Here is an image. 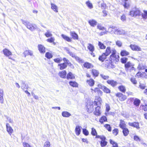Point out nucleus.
I'll return each instance as SVG.
<instances>
[{"label": "nucleus", "mask_w": 147, "mask_h": 147, "mask_svg": "<svg viewBox=\"0 0 147 147\" xmlns=\"http://www.w3.org/2000/svg\"><path fill=\"white\" fill-rule=\"evenodd\" d=\"M97 138L98 139L96 140L97 143V144L100 143L101 147H105L107 145L108 142L105 136L102 135L98 136Z\"/></svg>", "instance_id": "nucleus-1"}, {"label": "nucleus", "mask_w": 147, "mask_h": 147, "mask_svg": "<svg viewBox=\"0 0 147 147\" xmlns=\"http://www.w3.org/2000/svg\"><path fill=\"white\" fill-rule=\"evenodd\" d=\"M22 23L24 24L26 27L32 31H34L35 29H38V28L35 24H32L30 22L21 20Z\"/></svg>", "instance_id": "nucleus-2"}, {"label": "nucleus", "mask_w": 147, "mask_h": 147, "mask_svg": "<svg viewBox=\"0 0 147 147\" xmlns=\"http://www.w3.org/2000/svg\"><path fill=\"white\" fill-rule=\"evenodd\" d=\"M116 97L117 98V99L121 102L123 101L126 100L127 98V96L122 93L118 92L116 93L115 94Z\"/></svg>", "instance_id": "nucleus-3"}, {"label": "nucleus", "mask_w": 147, "mask_h": 147, "mask_svg": "<svg viewBox=\"0 0 147 147\" xmlns=\"http://www.w3.org/2000/svg\"><path fill=\"white\" fill-rule=\"evenodd\" d=\"M119 56L118 55H115V54H112L110 55L109 59L111 63L117 62L119 60Z\"/></svg>", "instance_id": "nucleus-4"}, {"label": "nucleus", "mask_w": 147, "mask_h": 147, "mask_svg": "<svg viewBox=\"0 0 147 147\" xmlns=\"http://www.w3.org/2000/svg\"><path fill=\"white\" fill-rule=\"evenodd\" d=\"M94 104L92 102L87 103L86 105V109L87 112L89 113H91L94 110Z\"/></svg>", "instance_id": "nucleus-5"}, {"label": "nucleus", "mask_w": 147, "mask_h": 147, "mask_svg": "<svg viewBox=\"0 0 147 147\" xmlns=\"http://www.w3.org/2000/svg\"><path fill=\"white\" fill-rule=\"evenodd\" d=\"M130 101V102L133 101V103L134 105L136 107H138L141 102L140 100L137 98H136L134 99V98H130L128 99L127 102L128 101Z\"/></svg>", "instance_id": "nucleus-6"}, {"label": "nucleus", "mask_w": 147, "mask_h": 147, "mask_svg": "<svg viewBox=\"0 0 147 147\" xmlns=\"http://www.w3.org/2000/svg\"><path fill=\"white\" fill-rule=\"evenodd\" d=\"M116 51L114 49H111L109 47H107L106 49V52L105 54L107 56H108L110 53L112 54H116Z\"/></svg>", "instance_id": "nucleus-7"}, {"label": "nucleus", "mask_w": 147, "mask_h": 147, "mask_svg": "<svg viewBox=\"0 0 147 147\" xmlns=\"http://www.w3.org/2000/svg\"><path fill=\"white\" fill-rule=\"evenodd\" d=\"M133 66V64L130 61L127 62L125 64V69L126 70H128L129 69L132 70H134L135 68Z\"/></svg>", "instance_id": "nucleus-8"}, {"label": "nucleus", "mask_w": 147, "mask_h": 147, "mask_svg": "<svg viewBox=\"0 0 147 147\" xmlns=\"http://www.w3.org/2000/svg\"><path fill=\"white\" fill-rule=\"evenodd\" d=\"M101 108L99 106H97L95 108L94 111L93 112L94 115L96 116H99L101 114Z\"/></svg>", "instance_id": "nucleus-9"}, {"label": "nucleus", "mask_w": 147, "mask_h": 147, "mask_svg": "<svg viewBox=\"0 0 147 147\" xmlns=\"http://www.w3.org/2000/svg\"><path fill=\"white\" fill-rule=\"evenodd\" d=\"M95 100H96L97 101H94L93 102H92V103H94V106H97L98 103V104L100 105H101L102 102V99L100 97L96 96L95 97Z\"/></svg>", "instance_id": "nucleus-10"}, {"label": "nucleus", "mask_w": 147, "mask_h": 147, "mask_svg": "<svg viewBox=\"0 0 147 147\" xmlns=\"http://www.w3.org/2000/svg\"><path fill=\"white\" fill-rule=\"evenodd\" d=\"M128 125L130 126L136 128L137 129L140 128L139 123L138 122L128 123Z\"/></svg>", "instance_id": "nucleus-11"}, {"label": "nucleus", "mask_w": 147, "mask_h": 147, "mask_svg": "<svg viewBox=\"0 0 147 147\" xmlns=\"http://www.w3.org/2000/svg\"><path fill=\"white\" fill-rule=\"evenodd\" d=\"M91 134L93 136H95V139L96 140L98 139L97 138L98 136H100V135H98V134L96 129L94 127L91 128Z\"/></svg>", "instance_id": "nucleus-12"}, {"label": "nucleus", "mask_w": 147, "mask_h": 147, "mask_svg": "<svg viewBox=\"0 0 147 147\" xmlns=\"http://www.w3.org/2000/svg\"><path fill=\"white\" fill-rule=\"evenodd\" d=\"M6 127L7 131L10 135H11L12 133L13 132V129L10 126L9 124L8 123H7L6 124Z\"/></svg>", "instance_id": "nucleus-13"}, {"label": "nucleus", "mask_w": 147, "mask_h": 147, "mask_svg": "<svg viewBox=\"0 0 147 147\" xmlns=\"http://www.w3.org/2000/svg\"><path fill=\"white\" fill-rule=\"evenodd\" d=\"M119 126L121 129H123L126 126L125 122L122 119H120Z\"/></svg>", "instance_id": "nucleus-14"}, {"label": "nucleus", "mask_w": 147, "mask_h": 147, "mask_svg": "<svg viewBox=\"0 0 147 147\" xmlns=\"http://www.w3.org/2000/svg\"><path fill=\"white\" fill-rule=\"evenodd\" d=\"M130 47L131 49L133 50L137 51H141V48L137 45H130Z\"/></svg>", "instance_id": "nucleus-15"}, {"label": "nucleus", "mask_w": 147, "mask_h": 147, "mask_svg": "<svg viewBox=\"0 0 147 147\" xmlns=\"http://www.w3.org/2000/svg\"><path fill=\"white\" fill-rule=\"evenodd\" d=\"M99 122L101 124H103L104 122H107V117L104 115L102 116L99 119Z\"/></svg>", "instance_id": "nucleus-16"}, {"label": "nucleus", "mask_w": 147, "mask_h": 147, "mask_svg": "<svg viewBox=\"0 0 147 147\" xmlns=\"http://www.w3.org/2000/svg\"><path fill=\"white\" fill-rule=\"evenodd\" d=\"M98 86L100 89H102L104 92H106L107 93H109L110 92V90L109 89L107 88L106 86H100V87H99V86Z\"/></svg>", "instance_id": "nucleus-17"}, {"label": "nucleus", "mask_w": 147, "mask_h": 147, "mask_svg": "<svg viewBox=\"0 0 147 147\" xmlns=\"http://www.w3.org/2000/svg\"><path fill=\"white\" fill-rule=\"evenodd\" d=\"M122 132L123 136H127L129 132V129L127 127H125L123 129H122Z\"/></svg>", "instance_id": "nucleus-18"}, {"label": "nucleus", "mask_w": 147, "mask_h": 147, "mask_svg": "<svg viewBox=\"0 0 147 147\" xmlns=\"http://www.w3.org/2000/svg\"><path fill=\"white\" fill-rule=\"evenodd\" d=\"M4 54L6 56L9 57L10 55H12L11 53L8 49H5L3 50Z\"/></svg>", "instance_id": "nucleus-19"}, {"label": "nucleus", "mask_w": 147, "mask_h": 147, "mask_svg": "<svg viewBox=\"0 0 147 147\" xmlns=\"http://www.w3.org/2000/svg\"><path fill=\"white\" fill-rule=\"evenodd\" d=\"M109 142L110 144L112 145V147H119L117 142L112 139H110Z\"/></svg>", "instance_id": "nucleus-20"}, {"label": "nucleus", "mask_w": 147, "mask_h": 147, "mask_svg": "<svg viewBox=\"0 0 147 147\" xmlns=\"http://www.w3.org/2000/svg\"><path fill=\"white\" fill-rule=\"evenodd\" d=\"M81 128V127L78 125L76 126V127L75 131L76 134L77 136H79L80 134Z\"/></svg>", "instance_id": "nucleus-21"}, {"label": "nucleus", "mask_w": 147, "mask_h": 147, "mask_svg": "<svg viewBox=\"0 0 147 147\" xmlns=\"http://www.w3.org/2000/svg\"><path fill=\"white\" fill-rule=\"evenodd\" d=\"M66 78L68 80L73 79L75 78V76L71 72H69L67 74Z\"/></svg>", "instance_id": "nucleus-22"}, {"label": "nucleus", "mask_w": 147, "mask_h": 147, "mask_svg": "<svg viewBox=\"0 0 147 147\" xmlns=\"http://www.w3.org/2000/svg\"><path fill=\"white\" fill-rule=\"evenodd\" d=\"M23 54L24 55L25 57H26L27 55H30L31 56L33 55V52L30 50L25 51L24 52Z\"/></svg>", "instance_id": "nucleus-23"}, {"label": "nucleus", "mask_w": 147, "mask_h": 147, "mask_svg": "<svg viewBox=\"0 0 147 147\" xmlns=\"http://www.w3.org/2000/svg\"><path fill=\"white\" fill-rule=\"evenodd\" d=\"M51 8L55 12H58V8L57 6L55 4L51 3Z\"/></svg>", "instance_id": "nucleus-24"}, {"label": "nucleus", "mask_w": 147, "mask_h": 147, "mask_svg": "<svg viewBox=\"0 0 147 147\" xmlns=\"http://www.w3.org/2000/svg\"><path fill=\"white\" fill-rule=\"evenodd\" d=\"M38 49L41 53H44L45 52V47L42 45H38Z\"/></svg>", "instance_id": "nucleus-25"}, {"label": "nucleus", "mask_w": 147, "mask_h": 147, "mask_svg": "<svg viewBox=\"0 0 147 147\" xmlns=\"http://www.w3.org/2000/svg\"><path fill=\"white\" fill-rule=\"evenodd\" d=\"M70 35L71 36L72 38L74 39H78V35L74 32H70Z\"/></svg>", "instance_id": "nucleus-26"}, {"label": "nucleus", "mask_w": 147, "mask_h": 147, "mask_svg": "<svg viewBox=\"0 0 147 147\" xmlns=\"http://www.w3.org/2000/svg\"><path fill=\"white\" fill-rule=\"evenodd\" d=\"M107 56H106L105 53H103L99 57L98 59L99 61L102 62L106 59Z\"/></svg>", "instance_id": "nucleus-27"}, {"label": "nucleus", "mask_w": 147, "mask_h": 147, "mask_svg": "<svg viewBox=\"0 0 147 147\" xmlns=\"http://www.w3.org/2000/svg\"><path fill=\"white\" fill-rule=\"evenodd\" d=\"M118 88L120 91L123 93H125L126 91L125 87L124 86H120L118 87Z\"/></svg>", "instance_id": "nucleus-28"}, {"label": "nucleus", "mask_w": 147, "mask_h": 147, "mask_svg": "<svg viewBox=\"0 0 147 147\" xmlns=\"http://www.w3.org/2000/svg\"><path fill=\"white\" fill-rule=\"evenodd\" d=\"M62 115L64 117H68L71 115V114L68 112L64 111L62 113Z\"/></svg>", "instance_id": "nucleus-29"}, {"label": "nucleus", "mask_w": 147, "mask_h": 147, "mask_svg": "<svg viewBox=\"0 0 147 147\" xmlns=\"http://www.w3.org/2000/svg\"><path fill=\"white\" fill-rule=\"evenodd\" d=\"M88 23L91 26L93 27L96 26L97 24V22L94 20H89Z\"/></svg>", "instance_id": "nucleus-30"}, {"label": "nucleus", "mask_w": 147, "mask_h": 147, "mask_svg": "<svg viewBox=\"0 0 147 147\" xmlns=\"http://www.w3.org/2000/svg\"><path fill=\"white\" fill-rule=\"evenodd\" d=\"M104 127L109 131L111 132L112 130V127L111 125L108 124H106L104 125Z\"/></svg>", "instance_id": "nucleus-31"}, {"label": "nucleus", "mask_w": 147, "mask_h": 147, "mask_svg": "<svg viewBox=\"0 0 147 147\" xmlns=\"http://www.w3.org/2000/svg\"><path fill=\"white\" fill-rule=\"evenodd\" d=\"M61 36L65 40L67 41L68 42H71L72 40L68 36L63 34H61Z\"/></svg>", "instance_id": "nucleus-32"}, {"label": "nucleus", "mask_w": 147, "mask_h": 147, "mask_svg": "<svg viewBox=\"0 0 147 147\" xmlns=\"http://www.w3.org/2000/svg\"><path fill=\"white\" fill-rule=\"evenodd\" d=\"M58 66H60V69L61 70H62L65 68L67 67V65L66 64V63H63L59 64Z\"/></svg>", "instance_id": "nucleus-33"}, {"label": "nucleus", "mask_w": 147, "mask_h": 147, "mask_svg": "<svg viewBox=\"0 0 147 147\" xmlns=\"http://www.w3.org/2000/svg\"><path fill=\"white\" fill-rule=\"evenodd\" d=\"M3 91L2 90H0V101L1 104L3 103Z\"/></svg>", "instance_id": "nucleus-34"}, {"label": "nucleus", "mask_w": 147, "mask_h": 147, "mask_svg": "<svg viewBox=\"0 0 147 147\" xmlns=\"http://www.w3.org/2000/svg\"><path fill=\"white\" fill-rule=\"evenodd\" d=\"M66 72L65 71H63L59 73V75L62 78H65V76L66 75Z\"/></svg>", "instance_id": "nucleus-35"}, {"label": "nucleus", "mask_w": 147, "mask_h": 147, "mask_svg": "<svg viewBox=\"0 0 147 147\" xmlns=\"http://www.w3.org/2000/svg\"><path fill=\"white\" fill-rule=\"evenodd\" d=\"M95 92H97L98 94L102 96V92L98 88H96L94 90Z\"/></svg>", "instance_id": "nucleus-36"}, {"label": "nucleus", "mask_w": 147, "mask_h": 147, "mask_svg": "<svg viewBox=\"0 0 147 147\" xmlns=\"http://www.w3.org/2000/svg\"><path fill=\"white\" fill-rule=\"evenodd\" d=\"M115 32H117L116 34H125V31L122 30L115 29Z\"/></svg>", "instance_id": "nucleus-37"}, {"label": "nucleus", "mask_w": 147, "mask_h": 147, "mask_svg": "<svg viewBox=\"0 0 147 147\" xmlns=\"http://www.w3.org/2000/svg\"><path fill=\"white\" fill-rule=\"evenodd\" d=\"M84 66L85 67L87 68H90L93 67L92 65L88 62H86L84 64Z\"/></svg>", "instance_id": "nucleus-38"}, {"label": "nucleus", "mask_w": 147, "mask_h": 147, "mask_svg": "<svg viewBox=\"0 0 147 147\" xmlns=\"http://www.w3.org/2000/svg\"><path fill=\"white\" fill-rule=\"evenodd\" d=\"M87 48L91 52H93L94 51V46L90 44H88Z\"/></svg>", "instance_id": "nucleus-39"}, {"label": "nucleus", "mask_w": 147, "mask_h": 147, "mask_svg": "<svg viewBox=\"0 0 147 147\" xmlns=\"http://www.w3.org/2000/svg\"><path fill=\"white\" fill-rule=\"evenodd\" d=\"M119 133V130L117 128H114L112 130V134L113 135L115 136H117L118 134Z\"/></svg>", "instance_id": "nucleus-40"}, {"label": "nucleus", "mask_w": 147, "mask_h": 147, "mask_svg": "<svg viewBox=\"0 0 147 147\" xmlns=\"http://www.w3.org/2000/svg\"><path fill=\"white\" fill-rule=\"evenodd\" d=\"M129 53L125 50H122L121 52V55L122 56H126L129 55Z\"/></svg>", "instance_id": "nucleus-41"}, {"label": "nucleus", "mask_w": 147, "mask_h": 147, "mask_svg": "<svg viewBox=\"0 0 147 147\" xmlns=\"http://www.w3.org/2000/svg\"><path fill=\"white\" fill-rule=\"evenodd\" d=\"M144 13H142L141 14L144 20L147 19V11H144Z\"/></svg>", "instance_id": "nucleus-42"}, {"label": "nucleus", "mask_w": 147, "mask_h": 147, "mask_svg": "<svg viewBox=\"0 0 147 147\" xmlns=\"http://www.w3.org/2000/svg\"><path fill=\"white\" fill-rule=\"evenodd\" d=\"M98 45L100 49H104L106 48V46L100 42H99Z\"/></svg>", "instance_id": "nucleus-43"}, {"label": "nucleus", "mask_w": 147, "mask_h": 147, "mask_svg": "<svg viewBox=\"0 0 147 147\" xmlns=\"http://www.w3.org/2000/svg\"><path fill=\"white\" fill-rule=\"evenodd\" d=\"M134 12L135 16H140L141 15L142 13H141L140 11L138 9H136L135 10H134Z\"/></svg>", "instance_id": "nucleus-44"}, {"label": "nucleus", "mask_w": 147, "mask_h": 147, "mask_svg": "<svg viewBox=\"0 0 147 147\" xmlns=\"http://www.w3.org/2000/svg\"><path fill=\"white\" fill-rule=\"evenodd\" d=\"M127 60L128 59L127 58L124 57L121 58V61L122 63H124L125 64V63H127Z\"/></svg>", "instance_id": "nucleus-45"}, {"label": "nucleus", "mask_w": 147, "mask_h": 147, "mask_svg": "<svg viewBox=\"0 0 147 147\" xmlns=\"http://www.w3.org/2000/svg\"><path fill=\"white\" fill-rule=\"evenodd\" d=\"M43 147H51V144L49 141H46L44 143Z\"/></svg>", "instance_id": "nucleus-46"}, {"label": "nucleus", "mask_w": 147, "mask_h": 147, "mask_svg": "<svg viewBox=\"0 0 147 147\" xmlns=\"http://www.w3.org/2000/svg\"><path fill=\"white\" fill-rule=\"evenodd\" d=\"M82 132L86 136H87L89 135V131L86 129H82Z\"/></svg>", "instance_id": "nucleus-47"}, {"label": "nucleus", "mask_w": 147, "mask_h": 147, "mask_svg": "<svg viewBox=\"0 0 147 147\" xmlns=\"http://www.w3.org/2000/svg\"><path fill=\"white\" fill-rule=\"evenodd\" d=\"M45 36L47 37L52 36V34L51 32H50L49 30H47V32L45 34Z\"/></svg>", "instance_id": "nucleus-48"}, {"label": "nucleus", "mask_w": 147, "mask_h": 147, "mask_svg": "<svg viewBox=\"0 0 147 147\" xmlns=\"http://www.w3.org/2000/svg\"><path fill=\"white\" fill-rule=\"evenodd\" d=\"M45 57L48 59H49L52 58L53 55L51 53L47 52L45 54Z\"/></svg>", "instance_id": "nucleus-49"}, {"label": "nucleus", "mask_w": 147, "mask_h": 147, "mask_svg": "<svg viewBox=\"0 0 147 147\" xmlns=\"http://www.w3.org/2000/svg\"><path fill=\"white\" fill-rule=\"evenodd\" d=\"M87 5L90 9H92L93 8V5L92 3H91L89 1H87L86 2Z\"/></svg>", "instance_id": "nucleus-50"}, {"label": "nucleus", "mask_w": 147, "mask_h": 147, "mask_svg": "<svg viewBox=\"0 0 147 147\" xmlns=\"http://www.w3.org/2000/svg\"><path fill=\"white\" fill-rule=\"evenodd\" d=\"M92 73L93 75L96 76H97L99 74V73L98 71L95 69L92 70Z\"/></svg>", "instance_id": "nucleus-51"}, {"label": "nucleus", "mask_w": 147, "mask_h": 147, "mask_svg": "<svg viewBox=\"0 0 147 147\" xmlns=\"http://www.w3.org/2000/svg\"><path fill=\"white\" fill-rule=\"evenodd\" d=\"M116 44L119 47H121L122 46V43L120 40H117L116 42Z\"/></svg>", "instance_id": "nucleus-52"}, {"label": "nucleus", "mask_w": 147, "mask_h": 147, "mask_svg": "<svg viewBox=\"0 0 147 147\" xmlns=\"http://www.w3.org/2000/svg\"><path fill=\"white\" fill-rule=\"evenodd\" d=\"M134 140L137 142L140 141H141V139L139 137L136 135H135L134 136Z\"/></svg>", "instance_id": "nucleus-53"}, {"label": "nucleus", "mask_w": 147, "mask_h": 147, "mask_svg": "<svg viewBox=\"0 0 147 147\" xmlns=\"http://www.w3.org/2000/svg\"><path fill=\"white\" fill-rule=\"evenodd\" d=\"M22 144L24 147H32L30 144L26 142H23Z\"/></svg>", "instance_id": "nucleus-54"}, {"label": "nucleus", "mask_w": 147, "mask_h": 147, "mask_svg": "<svg viewBox=\"0 0 147 147\" xmlns=\"http://www.w3.org/2000/svg\"><path fill=\"white\" fill-rule=\"evenodd\" d=\"M75 58L76 60L78 61L80 63H82L83 62V61L79 57L76 56Z\"/></svg>", "instance_id": "nucleus-55"}, {"label": "nucleus", "mask_w": 147, "mask_h": 147, "mask_svg": "<svg viewBox=\"0 0 147 147\" xmlns=\"http://www.w3.org/2000/svg\"><path fill=\"white\" fill-rule=\"evenodd\" d=\"M138 68L139 70L144 69L145 68V66L143 65H142L139 64Z\"/></svg>", "instance_id": "nucleus-56"}, {"label": "nucleus", "mask_w": 147, "mask_h": 147, "mask_svg": "<svg viewBox=\"0 0 147 147\" xmlns=\"http://www.w3.org/2000/svg\"><path fill=\"white\" fill-rule=\"evenodd\" d=\"M98 29L101 30H105V28L104 27L102 26L100 24H98L97 26Z\"/></svg>", "instance_id": "nucleus-57"}, {"label": "nucleus", "mask_w": 147, "mask_h": 147, "mask_svg": "<svg viewBox=\"0 0 147 147\" xmlns=\"http://www.w3.org/2000/svg\"><path fill=\"white\" fill-rule=\"evenodd\" d=\"M55 38L54 37H51L49 39H47V40L48 42L51 43L53 42L55 40Z\"/></svg>", "instance_id": "nucleus-58"}, {"label": "nucleus", "mask_w": 147, "mask_h": 147, "mask_svg": "<svg viewBox=\"0 0 147 147\" xmlns=\"http://www.w3.org/2000/svg\"><path fill=\"white\" fill-rule=\"evenodd\" d=\"M54 60L56 63H59L62 61V59H60L59 58H58L54 59Z\"/></svg>", "instance_id": "nucleus-59"}, {"label": "nucleus", "mask_w": 147, "mask_h": 147, "mask_svg": "<svg viewBox=\"0 0 147 147\" xmlns=\"http://www.w3.org/2000/svg\"><path fill=\"white\" fill-rule=\"evenodd\" d=\"M110 107L109 105L108 104L106 105V111L107 112H109L110 110Z\"/></svg>", "instance_id": "nucleus-60"}, {"label": "nucleus", "mask_w": 147, "mask_h": 147, "mask_svg": "<svg viewBox=\"0 0 147 147\" xmlns=\"http://www.w3.org/2000/svg\"><path fill=\"white\" fill-rule=\"evenodd\" d=\"M126 18L125 15L124 14L121 17V20L123 21L126 20Z\"/></svg>", "instance_id": "nucleus-61"}, {"label": "nucleus", "mask_w": 147, "mask_h": 147, "mask_svg": "<svg viewBox=\"0 0 147 147\" xmlns=\"http://www.w3.org/2000/svg\"><path fill=\"white\" fill-rule=\"evenodd\" d=\"M101 76L102 78L105 80H107L108 79L109 77L108 76H105L103 74H101Z\"/></svg>", "instance_id": "nucleus-62"}, {"label": "nucleus", "mask_w": 147, "mask_h": 147, "mask_svg": "<svg viewBox=\"0 0 147 147\" xmlns=\"http://www.w3.org/2000/svg\"><path fill=\"white\" fill-rule=\"evenodd\" d=\"M129 15L132 16H135L134 10L131 11L130 12Z\"/></svg>", "instance_id": "nucleus-63"}, {"label": "nucleus", "mask_w": 147, "mask_h": 147, "mask_svg": "<svg viewBox=\"0 0 147 147\" xmlns=\"http://www.w3.org/2000/svg\"><path fill=\"white\" fill-rule=\"evenodd\" d=\"M142 74L140 72H138L136 74V76H138V77H142Z\"/></svg>", "instance_id": "nucleus-64"}]
</instances>
